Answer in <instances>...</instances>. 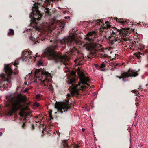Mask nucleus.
Segmentation results:
<instances>
[{
  "instance_id": "nucleus-1",
  "label": "nucleus",
  "mask_w": 148,
  "mask_h": 148,
  "mask_svg": "<svg viewBox=\"0 0 148 148\" xmlns=\"http://www.w3.org/2000/svg\"><path fill=\"white\" fill-rule=\"evenodd\" d=\"M53 41V45L47 48L44 51V55L49 60H52L56 63L60 64H64L66 66L69 65L67 62L68 61L67 56L65 55L62 56L60 53L55 51L54 50L57 47H60L62 46H66L70 49L73 48L75 43H76L75 39L72 37L69 36L62 40L51 39L50 42Z\"/></svg>"
},
{
  "instance_id": "nucleus-2",
  "label": "nucleus",
  "mask_w": 148,
  "mask_h": 148,
  "mask_svg": "<svg viewBox=\"0 0 148 148\" xmlns=\"http://www.w3.org/2000/svg\"><path fill=\"white\" fill-rule=\"evenodd\" d=\"M105 25L103 24L102 28L100 29L102 32H106V30L108 29H110L112 31L111 35L112 36H109L107 38L108 40V43L109 44L112 45L115 42L117 41V39L114 36L116 35H127L128 33H130V28H122V29H119L117 28L111 26L110 25L108 21L105 22Z\"/></svg>"
},
{
  "instance_id": "nucleus-3",
  "label": "nucleus",
  "mask_w": 148,
  "mask_h": 148,
  "mask_svg": "<svg viewBox=\"0 0 148 148\" xmlns=\"http://www.w3.org/2000/svg\"><path fill=\"white\" fill-rule=\"evenodd\" d=\"M79 76L81 83L83 85L82 86L75 84L74 83H75V80L74 79H71L69 81V84H71V85L70 86L69 90H70L71 93L73 95H78V91L79 90H84L86 87L85 85L90 86L87 83V82L89 81L90 79L86 77L83 72H81Z\"/></svg>"
},
{
  "instance_id": "nucleus-4",
  "label": "nucleus",
  "mask_w": 148,
  "mask_h": 148,
  "mask_svg": "<svg viewBox=\"0 0 148 148\" xmlns=\"http://www.w3.org/2000/svg\"><path fill=\"white\" fill-rule=\"evenodd\" d=\"M6 99V107L8 108L12 107L15 111L21 109L23 106L21 103L25 102L26 100V98L23 96L19 97L16 99L12 97H10L8 98L7 97Z\"/></svg>"
},
{
  "instance_id": "nucleus-5",
  "label": "nucleus",
  "mask_w": 148,
  "mask_h": 148,
  "mask_svg": "<svg viewBox=\"0 0 148 148\" xmlns=\"http://www.w3.org/2000/svg\"><path fill=\"white\" fill-rule=\"evenodd\" d=\"M4 71H5L6 74L2 73L0 74V77L3 81L6 82V84H3V86H0V90L2 91L4 89H5L7 87V83H10L11 82V76L13 73L15 75L16 73L13 72L12 69L9 66L7 65H5L4 68Z\"/></svg>"
},
{
  "instance_id": "nucleus-6",
  "label": "nucleus",
  "mask_w": 148,
  "mask_h": 148,
  "mask_svg": "<svg viewBox=\"0 0 148 148\" xmlns=\"http://www.w3.org/2000/svg\"><path fill=\"white\" fill-rule=\"evenodd\" d=\"M34 72L36 77L42 82L45 86H47L45 84V82L49 81L47 78L51 77L50 73L47 72L41 71L38 69H35Z\"/></svg>"
},
{
  "instance_id": "nucleus-7",
  "label": "nucleus",
  "mask_w": 148,
  "mask_h": 148,
  "mask_svg": "<svg viewBox=\"0 0 148 148\" xmlns=\"http://www.w3.org/2000/svg\"><path fill=\"white\" fill-rule=\"evenodd\" d=\"M32 10V11L30 14L29 17L33 22L35 24H37V21L40 20L42 15L39 10L38 6L33 7Z\"/></svg>"
},
{
  "instance_id": "nucleus-8",
  "label": "nucleus",
  "mask_w": 148,
  "mask_h": 148,
  "mask_svg": "<svg viewBox=\"0 0 148 148\" xmlns=\"http://www.w3.org/2000/svg\"><path fill=\"white\" fill-rule=\"evenodd\" d=\"M55 108L57 109V111L62 114L63 112H66L71 109L69 104L66 103H57L55 104Z\"/></svg>"
},
{
  "instance_id": "nucleus-9",
  "label": "nucleus",
  "mask_w": 148,
  "mask_h": 148,
  "mask_svg": "<svg viewBox=\"0 0 148 148\" xmlns=\"http://www.w3.org/2000/svg\"><path fill=\"white\" fill-rule=\"evenodd\" d=\"M31 51H23L21 54V59L22 61H26L27 60L32 59L35 58L34 56H32Z\"/></svg>"
},
{
  "instance_id": "nucleus-10",
  "label": "nucleus",
  "mask_w": 148,
  "mask_h": 148,
  "mask_svg": "<svg viewBox=\"0 0 148 148\" xmlns=\"http://www.w3.org/2000/svg\"><path fill=\"white\" fill-rule=\"evenodd\" d=\"M130 71L129 70L128 72H125L123 73H121V76H116V77L119 78L120 79L122 78L123 77H135L138 75V74L137 71L134 72L132 71H131V74L129 72Z\"/></svg>"
},
{
  "instance_id": "nucleus-11",
  "label": "nucleus",
  "mask_w": 148,
  "mask_h": 148,
  "mask_svg": "<svg viewBox=\"0 0 148 148\" xmlns=\"http://www.w3.org/2000/svg\"><path fill=\"white\" fill-rule=\"evenodd\" d=\"M68 140H64L62 141L61 145L60 146V148H64L65 147L67 148H70L68 145ZM73 148H78L79 146L77 145L73 144L72 146Z\"/></svg>"
},
{
  "instance_id": "nucleus-12",
  "label": "nucleus",
  "mask_w": 148,
  "mask_h": 148,
  "mask_svg": "<svg viewBox=\"0 0 148 148\" xmlns=\"http://www.w3.org/2000/svg\"><path fill=\"white\" fill-rule=\"evenodd\" d=\"M19 114L20 116L21 117L24 116V120L25 121H27L28 119L27 116H30V114L29 113H27L23 111L20 112L19 113Z\"/></svg>"
},
{
  "instance_id": "nucleus-13",
  "label": "nucleus",
  "mask_w": 148,
  "mask_h": 148,
  "mask_svg": "<svg viewBox=\"0 0 148 148\" xmlns=\"http://www.w3.org/2000/svg\"><path fill=\"white\" fill-rule=\"evenodd\" d=\"M114 20H115L118 23H121L123 25H124L125 24H127L128 25H129L131 23L130 22L129 23V22L128 21H123V19H119L117 17L114 18Z\"/></svg>"
},
{
  "instance_id": "nucleus-14",
  "label": "nucleus",
  "mask_w": 148,
  "mask_h": 148,
  "mask_svg": "<svg viewBox=\"0 0 148 148\" xmlns=\"http://www.w3.org/2000/svg\"><path fill=\"white\" fill-rule=\"evenodd\" d=\"M96 34V32L95 31H92L88 33L87 34V36L86 37L85 39L88 40L89 42H90L92 40L91 38H89L88 36H94Z\"/></svg>"
},
{
  "instance_id": "nucleus-15",
  "label": "nucleus",
  "mask_w": 148,
  "mask_h": 148,
  "mask_svg": "<svg viewBox=\"0 0 148 148\" xmlns=\"http://www.w3.org/2000/svg\"><path fill=\"white\" fill-rule=\"evenodd\" d=\"M86 47V49L88 51H92L93 49V46L92 43H87L84 45Z\"/></svg>"
},
{
  "instance_id": "nucleus-16",
  "label": "nucleus",
  "mask_w": 148,
  "mask_h": 148,
  "mask_svg": "<svg viewBox=\"0 0 148 148\" xmlns=\"http://www.w3.org/2000/svg\"><path fill=\"white\" fill-rule=\"evenodd\" d=\"M59 26L60 29L61 30H63V29L64 28L65 24L63 21H59Z\"/></svg>"
},
{
  "instance_id": "nucleus-17",
  "label": "nucleus",
  "mask_w": 148,
  "mask_h": 148,
  "mask_svg": "<svg viewBox=\"0 0 148 148\" xmlns=\"http://www.w3.org/2000/svg\"><path fill=\"white\" fill-rule=\"evenodd\" d=\"M30 39L31 40H32L34 42V44H36L37 42L38 43H39V42H38L39 41L37 39H35V38L34 37H32V36H31L30 37Z\"/></svg>"
},
{
  "instance_id": "nucleus-18",
  "label": "nucleus",
  "mask_w": 148,
  "mask_h": 148,
  "mask_svg": "<svg viewBox=\"0 0 148 148\" xmlns=\"http://www.w3.org/2000/svg\"><path fill=\"white\" fill-rule=\"evenodd\" d=\"M90 22L93 23L94 22H95L97 24V25L99 24V25H101L103 24V21H100L99 20H94L93 21H90Z\"/></svg>"
},
{
  "instance_id": "nucleus-19",
  "label": "nucleus",
  "mask_w": 148,
  "mask_h": 148,
  "mask_svg": "<svg viewBox=\"0 0 148 148\" xmlns=\"http://www.w3.org/2000/svg\"><path fill=\"white\" fill-rule=\"evenodd\" d=\"M140 55H142L143 54L139 52H136L135 53V55L136 56V57H137L138 59L140 58L141 57Z\"/></svg>"
},
{
  "instance_id": "nucleus-20",
  "label": "nucleus",
  "mask_w": 148,
  "mask_h": 148,
  "mask_svg": "<svg viewBox=\"0 0 148 148\" xmlns=\"http://www.w3.org/2000/svg\"><path fill=\"white\" fill-rule=\"evenodd\" d=\"M52 110H49V116L50 118V120H51V119H53V118L52 116Z\"/></svg>"
},
{
  "instance_id": "nucleus-21",
  "label": "nucleus",
  "mask_w": 148,
  "mask_h": 148,
  "mask_svg": "<svg viewBox=\"0 0 148 148\" xmlns=\"http://www.w3.org/2000/svg\"><path fill=\"white\" fill-rule=\"evenodd\" d=\"M14 30L13 29H9V32L8 34L10 35H12L14 34Z\"/></svg>"
},
{
  "instance_id": "nucleus-22",
  "label": "nucleus",
  "mask_w": 148,
  "mask_h": 148,
  "mask_svg": "<svg viewBox=\"0 0 148 148\" xmlns=\"http://www.w3.org/2000/svg\"><path fill=\"white\" fill-rule=\"evenodd\" d=\"M110 65L111 66H114V68H116V66L118 65V64L117 63H115L111 62L110 64Z\"/></svg>"
},
{
  "instance_id": "nucleus-23",
  "label": "nucleus",
  "mask_w": 148,
  "mask_h": 148,
  "mask_svg": "<svg viewBox=\"0 0 148 148\" xmlns=\"http://www.w3.org/2000/svg\"><path fill=\"white\" fill-rule=\"evenodd\" d=\"M41 117L40 116H38L37 117H35V118H36L38 119V120H37L36 121V122H39L40 121H42V119L41 118Z\"/></svg>"
},
{
  "instance_id": "nucleus-24",
  "label": "nucleus",
  "mask_w": 148,
  "mask_h": 148,
  "mask_svg": "<svg viewBox=\"0 0 148 148\" xmlns=\"http://www.w3.org/2000/svg\"><path fill=\"white\" fill-rule=\"evenodd\" d=\"M26 121H25V122L24 123H23L22 126V127L23 129H25L26 128V125L25 124V123L26 122Z\"/></svg>"
},
{
  "instance_id": "nucleus-25",
  "label": "nucleus",
  "mask_w": 148,
  "mask_h": 148,
  "mask_svg": "<svg viewBox=\"0 0 148 148\" xmlns=\"http://www.w3.org/2000/svg\"><path fill=\"white\" fill-rule=\"evenodd\" d=\"M49 88L51 91H53V86H52L51 84L49 86Z\"/></svg>"
},
{
  "instance_id": "nucleus-26",
  "label": "nucleus",
  "mask_w": 148,
  "mask_h": 148,
  "mask_svg": "<svg viewBox=\"0 0 148 148\" xmlns=\"http://www.w3.org/2000/svg\"><path fill=\"white\" fill-rule=\"evenodd\" d=\"M106 66L105 64H104V62L102 63L100 66V67L101 68H103Z\"/></svg>"
},
{
  "instance_id": "nucleus-27",
  "label": "nucleus",
  "mask_w": 148,
  "mask_h": 148,
  "mask_svg": "<svg viewBox=\"0 0 148 148\" xmlns=\"http://www.w3.org/2000/svg\"><path fill=\"white\" fill-rule=\"evenodd\" d=\"M124 40L125 41H128L130 40V39L128 38H124Z\"/></svg>"
},
{
  "instance_id": "nucleus-28",
  "label": "nucleus",
  "mask_w": 148,
  "mask_h": 148,
  "mask_svg": "<svg viewBox=\"0 0 148 148\" xmlns=\"http://www.w3.org/2000/svg\"><path fill=\"white\" fill-rule=\"evenodd\" d=\"M29 89L27 88H26L25 90V92H27L29 90Z\"/></svg>"
},
{
  "instance_id": "nucleus-29",
  "label": "nucleus",
  "mask_w": 148,
  "mask_h": 148,
  "mask_svg": "<svg viewBox=\"0 0 148 148\" xmlns=\"http://www.w3.org/2000/svg\"><path fill=\"white\" fill-rule=\"evenodd\" d=\"M34 127L33 125H32V130H34Z\"/></svg>"
},
{
  "instance_id": "nucleus-30",
  "label": "nucleus",
  "mask_w": 148,
  "mask_h": 148,
  "mask_svg": "<svg viewBox=\"0 0 148 148\" xmlns=\"http://www.w3.org/2000/svg\"><path fill=\"white\" fill-rule=\"evenodd\" d=\"M125 78L126 77H123L122 79L123 81H124L125 82L127 81V80H126V79H125Z\"/></svg>"
},
{
  "instance_id": "nucleus-31",
  "label": "nucleus",
  "mask_w": 148,
  "mask_h": 148,
  "mask_svg": "<svg viewBox=\"0 0 148 148\" xmlns=\"http://www.w3.org/2000/svg\"><path fill=\"white\" fill-rule=\"evenodd\" d=\"M38 38L39 39V40H42V41H43V40H45V38H42V39H40L41 38H40L39 37Z\"/></svg>"
},
{
  "instance_id": "nucleus-32",
  "label": "nucleus",
  "mask_w": 148,
  "mask_h": 148,
  "mask_svg": "<svg viewBox=\"0 0 148 148\" xmlns=\"http://www.w3.org/2000/svg\"><path fill=\"white\" fill-rule=\"evenodd\" d=\"M80 57H81V59H83L84 58V57L83 54H82L81 56H80Z\"/></svg>"
},
{
  "instance_id": "nucleus-33",
  "label": "nucleus",
  "mask_w": 148,
  "mask_h": 148,
  "mask_svg": "<svg viewBox=\"0 0 148 148\" xmlns=\"http://www.w3.org/2000/svg\"><path fill=\"white\" fill-rule=\"evenodd\" d=\"M40 97V95H36V98L37 99L39 98Z\"/></svg>"
},
{
  "instance_id": "nucleus-34",
  "label": "nucleus",
  "mask_w": 148,
  "mask_h": 148,
  "mask_svg": "<svg viewBox=\"0 0 148 148\" xmlns=\"http://www.w3.org/2000/svg\"><path fill=\"white\" fill-rule=\"evenodd\" d=\"M132 92L134 93H135L136 92V91L135 90H132Z\"/></svg>"
},
{
  "instance_id": "nucleus-35",
  "label": "nucleus",
  "mask_w": 148,
  "mask_h": 148,
  "mask_svg": "<svg viewBox=\"0 0 148 148\" xmlns=\"http://www.w3.org/2000/svg\"><path fill=\"white\" fill-rule=\"evenodd\" d=\"M95 66L96 67H98L99 66L98 64H95Z\"/></svg>"
},
{
  "instance_id": "nucleus-36",
  "label": "nucleus",
  "mask_w": 148,
  "mask_h": 148,
  "mask_svg": "<svg viewBox=\"0 0 148 148\" xmlns=\"http://www.w3.org/2000/svg\"><path fill=\"white\" fill-rule=\"evenodd\" d=\"M85 130V129L84 128H82V132H84Z\"/></svg>"
},
{
  "instance_id": "nucleus-37",
  "label": "nucleus",
  "mask_w": 148,
  "mask_h": 148,
  "mask_svg": "<svg viewBox=\"0 0 148 148\" xmlns=\"http://www.w3.org/2000/svg\"><path fill=\"white\" fill-rule=\"evenodd\" d=\"M145 52L147 53H148V49L146 50Z\"/></svg>"
},
{
  "instance_id": "nucleus-38",
  "label": "nucleus",
  "mask_w": 148,
  "mask_h": 148,
  "mask_svg": "<svg viewBox=\"0 0 148 148\" xmlns=\"http://www.w3.org/2000/svg\"><path fill=\"white\" fill-rule=\"evenodd\" d=\"M18 64L16 63V62H15L14 64L15 66H16L17 64Z\"/></svg>"
},
{
  "instance_id": "nucleus-39",
  "label": "nucleus",
  "mask_w": 148,
  "mask_h": 148,
  "mask_svg": "<svg viewBox=\"0 0 148 148\" xmlns=\"http://www.w3.org/2000/svg\"><path fill=\"white\" fill-rule=\"evenodd\" d=\"M67 95V97H71V95L69 94H68Z\"/></svg>"
},
{
  "instance_id": "nucleus-40",
  "label": "nucleus",
  "mask_w": 148,
  "mask_h": 148,
  "mask_svg": "<svg viewBox=\"0 0 148 148\" xmlns=\"http://www.w3.org/2000/svg\"><path fill=\"white\" fill-rule=\"evenodd\" d=\"M2 135V133L1 132H0V136H1Z\"/></svg>"
},
{
  "instance_id": "nucleus-41",
  "label": "nucleus",
  "mask_w": 148,
  "mask_h": 148,
  "mask_svg": "<svg viewBox=\"0 0 148 148\" xmlns=\"http://www.w3.org/2000/svg\"><path fill=\"white\" fill-rule=\"evenodd\" d=\"M78 54H80L79 52H78Z\"/></svg>"
},
{
  "instance_id": "nucleus-42",
  "label": "nucleus",
  "mask_w": 148,
  "mask_h": 148,
  "mask_svg": "<svg viewBox=\"0 0 148 148\" xmlns=\"http://www.w3.org/2000/svg\"><path fill=\"white\" fill-rule=\"evenodd\" d=\"M65 18V19H66V18H67V17H65V18Z\"/></svg>"
},
{
  "instance_id": "nucleus-43",
  "label": "nucleus",
  "mask_w": 148,
  "mask_h": 148,
  "mask_svg": "<svg viewBox=\"0 0 148 148\" xmlns=\"http://www.w3.org/2000/svg\"><path fill=\"white\" fill-rule=\"evenodd\" d=\"M37 107H38V106H39V105H37Z\"/></svg>"
},
{
  "instance_id": "nucleus-44",
  "label": "nucleus",
  "mask_w": 148,
  "mask_h": 148,
  "mask_svg": "<svg viewBox=\"0 0 148 148\" xmlns=\"http://www.w3.org/2000/svg\"><path fill=\"white\" fill-rule=\"evenodd\" d=\"M117 55L116 54H115V55H116H116Z\"/></svg>"
},
{
  "instance_id": "nucleus-45",
  "label": "nucleus",
  "mask_w": 148,
  "mask_h": 148,
  "mask_svg": "<svg viewBox=\"0 0 148 148\" xmlns=\"http://www.w3.org/2000/svg\"><path fill=\"white\" fill-rule=\"evenodd\" d=\"M140 24V23H139V24H138V25H139Z\"/></svg>"
},
{
  "instance_id": "nucleus-46",
  "label": "nucleus",
  "mask_w": 148,
  "mask_h": 148,
  "mask_svg": "<svg viewBox=\"0 0 148 148\" xmlns=\"http://www.w3.org/2000/svg\"><path fill=\"white\" fill-rule=\"evenodd\" d=\"M1 109V107L0 106V109Z\"/></svg>"
}]
</instances>
